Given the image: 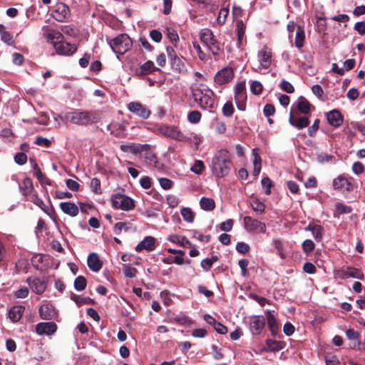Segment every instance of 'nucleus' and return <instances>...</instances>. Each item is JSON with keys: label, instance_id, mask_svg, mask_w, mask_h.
<instances>
[{"label": "nucleus", "instance_id": "38", "mask_svg": "<svg viewBox=\"0 0 365 365\" xmlns=\"http://www.w3.org/2000/svg\"><path fill=\"white\" fill-rule=\"evenodd\" d=\"M200 207L206 211H211L215 207V201L212 198L202 197L200 200Z\"/></svg>", "mask_w": 365, "mask_h": 365}, {"label": "nucleus", "instance_id": "54", "mask_svg": "<svg viewBox=\"0 0 365 365\" xmlns=\"http://www.w3.org/2000/svg\"><path fill=\"white\" fill-rule=\"evenodd\" d=\"M123 273L126 277L133 278L137 273V269L128 265H123Z\"/></svg>", "mask_w": 365, "mask_h": 365}, {"label": "nucleus", "instance_id": "22", "mask_svg": "<svg viewBox=\"0 0 365 365\" xmlns=\"http://www.w3.org/2000/svg\"><path fill=\"white\" fill-rule=\"evenodd\" d=\"M54 48L57 53L66 56L73 54L77 49L75 44H71L63 41H61L59 43H56Z\"/></svg>", "mask_w": 365, "mask_h": 365}, {"label": "nucleus", "instance_id": "12", "mask_svg": "<svg viewBox=\"0 0 365 365\" xmlns=\"http://www.w3.org/2000/svg\"><path fill=\"white\" fill-rule=\"evenodd\" d=\"M128 109L130 112L143 119L148 118L151 113L146 106L138 102L129 103L128 104Z\"/></svg>", "mask_w": 365, "mask_h": 365}, {"label": "nucleus", "instance_id": "63", "mask_svg": "<svg viewBox=\"0 0 365 365\" xmlns=\"http://www.w3.org/2000/svg\"><path fill=\"white\" fill-rule=\"evenodd\" d=\"M249 250L250 246L245 242H238L236 245V250L241 254L247 253L249 251Z\"/></svg>", "mask_w": 365, "mask_h": 365}, {"label": "nucleus", "instance_id": "45", "mask_svg": "<svg viewBox=\"0 0 365 365\" xmlns=\"http://www.w3.org/2000/svg\"><path fill=\"white\" fill-rule=\"evenodd\" d=\"M272 245L274 247V248L276 249L277 255L282 259H284L285 258V255H284V252H283V246H282V241L280 240H279V239H274L272 241Z\"/></svg>", "mask_w": 365, "mask_h": 365}, {"label": "nucleus", "instance_id": "5", "mask_svg": "<svg viewBox=\"0 0 365 365\" xmlns=\"http://www.w3.org/2000/svg\"><path fill=\"white\" fill-rule=\"evenodd\" d=\"M258 64L255 71L261 73L264 69H268L272 63V51L267 46L263 47L257 52Z\"/></svg>", "mask_w": 365, "mask_h": 365}, {"label": "nucleus", "instance_id": "24", "mask_svg": "<svg viewBox=\"0 0 365 365\" xmlns=\"http://www.w3.org/2000/svg\"><path fill=\"white\" fill-rule=\"evenodd\" d=\"M31 201L39 208H41L51 219L55 220V212L51 205L46 206L43 200L36 195L32 196Z\"/></svg>", "mask_w": 365, "mask_h": 365}, {"label": "nucleus", "instance_id": "39", "mask_svg": "<svg viewBox=\"0 0 365 365\" xmlns=\"http://www.w3.org/2000/svg\"><path fill=\"white\" fill-rule=\"evenodd\" d=\"M170 242L178 244L182 247H187L190 245L189 240L185 237H180L177 235H171L168 237Z\"/></svg>", "mask_w": 365, "mask_h": 365}, {"label": "nucleus", "instance_id": "46", "mask_svg": "<svg viewBox=\"0 0 365 365\" xmlns=\"http://www.w3.org/2000/svg\"><path fill=\"white\" fill-rule=\"evenodd\" d=\"M251 92L255 95H259L263 90L262 84L258 81H254L250 85Z\"/></svg>", "mask_w": 365, "mask_h": 365}, {"label": "nucleus", "instance_id": "55", "mask_svg": "<svg viewBox=\"0 0 365 365\" xmlns=\"http://www.w3.org/2000/svg\"><path fill=\"white\" fill-rule=\"evenodd\" d=\"M234 112V108L231 101H227L222 108V113L225 116H231Z\"/></svg>", "mask_w": 365, "mask_h": 365}, {"label": "nucleus", "instance_id": "58", "mask_svg": "<svg viewBox=\"0 0 365 365\" xmlns=\"http://www.w3.org/2000/svg\"><path fill=\"white\" fill-rule=\"evenodd\" d=\"M14 160L18 165H24L27 161V156L24 153H18L14 156Z\"/></svg>", "mask_w": 365, "mask_h": 365}, {"label": "nucleus", "instance_id": "59", "mask_svg": "<svg viewBox=\"0 0 365 365\" xmlns=\"http://www.w3.org/2000/svg\"><path fill=\"white\" fill-rule=\"evenodd\" d=\"M91 188L95 193H101V182L98 178H93L91 180Z\"/></svg>", "mask_w": 365, "mask_h": 365}, {"label": "nucleus", "instance_id": "6", "mask_svg": "<svg viewBox=\"0 0 365 365\" xmlns=\"http://www.w3.org/2000/svg\"><path fill=\"white\" fill-rule=\"evenodd\" d=\"M110 46L112 50L119 54L125 53L132 46V41L127 34H120L114 38L110 42Z\"/></svg>", "mask_w": 365, "mask_h": 365}, {"label": "nucleus", "instance_id": "4", "mask_svg": "<svg viewBox=\"0 0 365 365\" xmlns=\"http://www.w3.org/2000/svg\"><path fill=\"white\" fill-rule=\"evenodd\" d=\"M201 42L213 55H217L220 51V45L215 38L212 31L209 29H203L200 33Z\"/></svg>", "mask_w": 365, "mask_h": 365}, {"label": "nucleus", "instance_id": "56", "mask_svg": "<svg viewBox=\"0 0 365 365\" xmlns=\"http://www.w3.org/2000/svg\"><path fill=\"white\" fill-rule=\"evenodd\" d=\"M159 182L161 187L164 190H170L173 187V181L167 178H160Z\"/></svg>", "mask_w": 365, "mask_h": 365}, {"label": "nucleus", "instance_id": "15", "mask_svg": "<svg viewBox=\"0 0 365 365\" xmlns=\"http://www.w3.org/2000/svg\"><path fill=\"white\" fill-rule=\"evenodd\" d=\"M289 123L296 128L301 130L309 124V118L306 116H298L291 110L289 118Z\"/></svg>", "mask_w": 365, "mask_h": 365}, {"label": "nucleus", "instance_id": "16", "mask_svg": "<svg viewBox=\"0 0 365 365\" xmlns=\"http://www.w3.org/2000/svg\"><path fill=\"white\" fill-rule=\"evenodd\" d=\"M149 145L144 144L140 145L135 143H128L125 144H122L120 146V148L122 151L125 153H129L132 154H139L143 153L144 150H147L149 149Z\"/></svg>", "mask_w": 365, "mask_h": 365}, {"label": "nucleus", "instance_id": "32", "mask_svg": "<svg viewBox=\"0 0 365 365\" xmlns=\"http://www.w3.org/2000/svg\"><path fill=\"white\" fill-rule=\"evenodd\" d=\"M267 321L272 334L275 335L278 331L279 325L275 316L270 312H267Z\"/></svg>", "mask_w": 365, "mask_h": 365}, {"label": "nucleus", "instance_id": "44", "mask_svg": "<svg viewBox=\"0 0 365 365\" xmlns=\"http://www.w3.org/2000/svg\"><path fill=\"white\" fill-rule=\"evenodd\" d=\"M87 281L83 276H78L74 281V287L78 291L83 290L86 287Z\"/></svg>", "mask_w": 365, "mask_h": 365}, {"label": "nucleus", "instance_id": "26", "mask_svg": "<svg viewBox=\"0 0 365 365\" xmlns=\"http://www.w3.org/2000/svg\"><path fill=\"white\" fill-rule=\"evenodd\" d=\"M59 207L61 210L65 214L71 216L76 217L78 214V206L71 202H62L60 203Z\"/></svg>", "mask_w": 365, "mask_h": 365}, {"label": "nucleus", "instance_id": "48", "mask_svg": "<svg viewBox=\"0 0 365 365\" xmlns=\"http://www.w3.org/2000/svg\"><path fill=\"white\" fill-rule=\"evenodd\" d=\"M261 183L262 187L265 189L266 195H269L271 193V188L273 186L272 181L268 177H265L262 178Z\"/></svg>", "mask_w": 365, "mask_h": 365}, {"label": "nucleus", "instance_id": "52", "mask_svg": "<svg viewBox=\"0 0 365 365\" xmlns=\"http://www.w3.org/2000/svg\"><path fill=\"white\" fill-rule=\"evenodd\" d=\"M205 169L203 162L201 160H195L194 165L191 167V171L195 174H201Z\"/></svg>", "mask_w": 365, "mask_h": 365}, {"label": "nucleus", "instance_id": "13", "mask_svg": "<svg viewBox=\"0 0 365 365\" xmlns=\"http://www.w3.org/2000/svg\"><path fill=\"white\" fill-rule=\"evenodd\" d=\"M42 31L47 41L50 42L53 47H55L56 43H59L63 39V36L61 33L50 29L48 26H43Z\"/></svg>", "mask_w": 365, "mask_h": 365}, {"label": "nucleus", "instance_id": "11", "mask_svg": "<svg viewBox=\"0 0 365 365\" xmlns=\"http://www.w3.org/2000/svg\"><path fill=\"white\" fill-rule=\"evenodd\" d=\"M51 16L57 21L64 22L70 16V9L65 4L58 3L55 6Z\"/></svg>", "mask_w": 365, "mask_h": 365}, {"label": "nucleus", "instance_id": "50", "mask_svg": "<svg viewBox=\"0 0 365 365\" xmlns=\"http://www.w3.org/2000/svg\"><path fill=\"white\" fill-rule=\"evenodd\" d=\"M166 34L170 41L173 43H176L179 40V36L177 31L172 28L167 29Z\"/></svg>", "mask_w": 365, "mask_h": 365}, {"label": "nucleus", "instance_id": "8", "mask_svg": "<svg viewBox=\"0 0 365 365\" xmlns=\"http://www.w3.org/2000/svg\"><path fill=\"white\" fill-rule=\"evenodd\" d=\"M244 227L245 230L252 233L259 234L265 233L267 230L266 225L264 222L254 219L250 216H245L243 218Z\"/></svg>", "mask_w": 365, "mask_h": 365}, {"label": "nucleus", "instance_id": "57", "mask_svg": "<svg viewBox=\"0 0 365 365\" xmlns=\"http://www.w3.org/2000/svg\"><path fill=\"white\" fill-rule=\"evenodd\" d=\"M279 86L282 90H283L284 91H285L288 93H292L294 91L293 86L289 82H288L285 80L282 81Z\"/></svg>", "mask_w": 365, "mask_h": 365}, {"label": "nucleus", "instance_id": "2", "mask_svg": "<svg viewBox=\"0 0 365 365\" xmlns=\"http://www.w3.org/2000/svg\"><path fill=\"white\" fill-rule=\"evenodd\" d=\"M231 161L226 150H220L215 153L212 160L211 169L217 178L227 175L230 170Z\"/></svg>", "mask_w": 365, "mask_h": 365}, {"label": "nucleus", "instance_id": "43", "mask_svg": "<svg viewBox=\"0 0 365 365\" xmlns=\"http://www.w3.org/2000/svg\"><path fill=\"white\" fill-rule=\"evenodd\" d=\"M237 33L238 43L241 44L245 33V25L242 20H239L237 22Z\"/></svg>", "mask_w": 365, "mask_h": 365}, {"label": "nucleus", "instance_id": "7", "mask_svg": "<svg viewBox=\"0 0 365 365\" xmlns=\"http://www.w3.org/2000/svg\"><path fill=\"white\" fill-rule=\"evenodd\" d=\"M112 205L115 209L130 211L135 207V202L130 197L123 194H115L111 197Z\"/></svg>", "mask_w": 365, "mask_h": 365}, {"label": "nucleus", "instance_id": "27", "mask_svg": "<svg viewBox=\"0 0 365 365\" xmlns=\"http://www.w3.org/2000/svg\"><path fill=\"white\" fill-rule=\"evenodd\" d=\"M88 266L93 272H98L103 266V262L100 260L96 253L89 254L87 259Z\"/></svg>", "mask_w": 365, "mask_h": 365}, {"label": "nucleus", "instance_id": "61", "mask_svg": "<svg viewBox=\"0 0 365 365\" xmlns=\"http://www.w3.org/2000/svg\"><path fill=\"white\" fill-rule=\"evenodd\" d=\"M167 203L170 207H176L179 204L178 198L173 195H170L166 198Z\"/></svg>", "mask_w": 365, "mask_h": 365}, {"label": "nucleus", "instance_id": "35", "mask_svg": "<svg viewBox=\"0 0 365 365\" xmlns=\"http://www.w3.org/2000/svg\"><path fill=\"white\" fill-rule=\"evenodd\" d=\"M0 35H1V39L6 43V44L11 46L14 44V41L13 39L12 35L8 32L6 29V27L0 24Z\"/></svg>", "mask_w": 365, "mask_h": 365}, {"label": "nucleus", "instance_id": "3", "mask_svg": "<svg viewBox=\"0 0 365 365\" xmlns=\"http://www.w3.org/2000/svg\"><path fill=\"white\" fill-rule=\"evenodd\" d=\"M64 118L68 122L78 125H87L97 121L95 113L81 110H74L66 113Z\"/></svg>", "mask_w": 365, "mask_h": 365}, {"label": "nucleus", "instance_id": "41", "mask_svg": "<svg viewBox=\"0 0 365 365\" xmlns=\"http://www.w3.org/2000/svg\"><path fill=\"white\" fill-rule=\"evenodd\" d=\"M180 214L185 222L191 223L194 221L195 214L190 207L181 209Z\"/></svg>", "mask_w": 365, "mask_h": 365}, {"label": "nucleus", "instance_id": "23", "mask_svg": "<svg viewBox=\"0 0 365 365\" xmlns=\"http://www.w3.org/2000/svg\"><path fill=\"white\" fill-rule=\"evenodd\" d=\"M327 119L328 123L334 126L339 127L343 123V116L337 110H332L327 113Z\"/></svg>", "mask_w": 365, "mask_h": 365}, {"label": "nucleus", "instance_id": "10", "mask_svg": "<svg viewBox=\"0 0 365 365\" xmlns=\"http://www.w3.org/2000/svg\"><path fill=\"white\" fill-rule=\"evenodd\" d=\"M235 100L237 108L240 110H245L247 101L245 82H240L235 86Z\"/></svg>", "mask_w": 365, "mask_h": 365}, {"label": "nucleus", "instance_id": "64", "mask_svg": "<svg viewBox=\"0 0 365 365\" xmlns=\"http://www.w3.org/2000/svg\"><path fill=\"white\" fill-rule=\"evenodd\" d=\"M354 29L360 34H365V21L357 22L354 25Z\"/></svg>", "mask_w": 365, "mask_h": 365}, {"label": "nucleus", "instance_id": "33", "mask_svg": "<svg viewBox=\"0 0 365 365\" xmlns=\"http://www.w3.org/2000/svg\"><path fill=\"white\" fill-rule=\"evenodd\" d=\"M157 70L158 68L155 66L154 63L152 61H147L140 66L139 74L141 76H145Z\"/></svg>", "mask_w": 365, "mask_h": 365}, {"label": "nucleus", "instance_id": "62", "mask_svg": "<svg viewBox=\"0 0 365 365\" xmlns=\"http://www.w3.org/2000/svg\"><path fill=\"white\" fill-rule=\"evenodd\" d=\"M234 221L231 219L227 220L220 224V229L222 231L229 232L233 227Z\"/></svg>", "mask_w": 365, "mask_h": 365}, {"label": "nucleus", "instance_id": "28", "mask_svg": "<svg viewBox=\"0 0 365 365\" xmlns=\"http://www.w3.org/2000/svg\"><path fill=\"white\" fill-rule=\"evenodd\" d=\"M284 348V342L272 339H267L264 350L267 352L278 351Z\"/></svg>", "mask_w": 365, "mask_h": 365}, {"label": "nucleus", "instance_id": "19", "mask_svg": "<svg viewBox=\"0 0 365 365\" xmlns=\"http://www.w3.org/2000/svg\"><path fill=\"white\" fill-rule=\"evenodd\" d=\"M155 249V239L152 236H147L136 245L135 250L137 252H140L143 250L150 252Z\"/></svg>", "mask_w": 365, "mask_h": 365}, {"label": "nucleus", "instance_id": "25", "mask_svg": "<svg viewBox=\"0 0 365 365\" xmlns=\"http://www.w3.org/2000/svg\"><path fill=\"white\" fill-rule=\"evenodd\" d=\"M333 187L334 190L349 191L351 185L346 178L342 175H339L333 180Z\"/></svg>", "mask_w": 365, "mask_h": 365}, {"label": "nucleus", "instance_id": "37", "mask_svg": "<svg viewBox=\"0 0 365 365\" xmlns=\"http://www.w3.org/2000/svg\"><path fill=\"white\" fill-rule=\"evenodd\" d=\"M304 39H305V34H304V28L299 26L297 27V33H296V36H295V42H294L295 46L298 48H301L304 45Z\"/></svg>", "mask_w": 365, "mask_h": 365}, {"label": "nucleus", "instance_id": "21", "mask_svg": "<svg viewBox=\"0 0 365 365\" xmlns=\"http://www.w3.org/2000/svg\"><path fill=\"white\" fill-rule=\"evenodd\" d=\"M265 327V318L262 316H255L250 320V330L253 334L258 335Z\"/></svg>", "mask_w": 365, "mask_h": 365}, {"label": "nucleus", "instance_id": "17", "mask_svg": "<svg viewBox=\"0 0 365 365\" xmlns=\"http://www.w3.org/2000/svg\"><path fill=\"white\" fill-rule=\"evenodd\" d=\"M27 282L31 290L37 294H41L46 289L47 282L44 279L29 278Z\"/></svg>", "mask_w": 365, "mask_h": 365}, {"label": "nucleus", "instance_id": "42", "mask_svg": "<svg viewBox=\"0 0 365 365\" xmlns=\"http://www.w3.org/2000/svg\"><path fill=\"white\" fill-rule=\"evenodd\" d=\"M250 205L255 212L263 213L265 210L264 204L257 198H254L250 202Z\"/></svg>", "mask_w": 365, "mask_h": 365}, {"label": "nucleus", "instance_id": "36", "mask_svg": "<svg viewBox=\"0 0 365 365\" xmlns=\"http://www.w3.org/2000/svg\"><path fill=\"white\" fill-rule=\"evenodd\" d=\"M148 149L144 154V158L146 163L151 168H157L158 166V160L155 153L148 151Z\"/></svg>", "mask_w": 365, "mask_h": 365}, {"label": "nucleus", "instance_id": "18", "mask_svg": "<svg viewBox=\"0 0 365 365\" xmlns=\"http://www.w3.org/2000/svg\"><path fill=\"white\" fill-rule=\"evenodd\" d=\"M56 329L57 326L54 322H41L36 326V331L38 335H51Z\"/></svg>", "mask_w": 365, "mask_h": 365}, {"label": "nucleus", "instance_id": "14", "mask_svg": "<svg viewBox=\"0 0 365 365\" xmlns=\"http://www.w3.org/2000/svg\"><path fill=\"white\" fill-rule=\"evenodd\" d=\"M233 77V70L230 67H225L215 74L214 79L216 83L223 85L232 81Z\"/></svg>", "mask_w": 365, "mask_h": 365}, {"label": "nucleus", "instance_id": "34", "mask_svg": "<svg viewBox=\"0 0 365 365\" xmlns=\"http://www.w3.org/2000/svg\"><path fill=\"white\" fill-rule=\"evenodd\" d=\"M19 189L24 195H29L33 189L32 180L29 178H24L22 182L19 184Z\"/></svg>", "mask_w": 365, "mask_h": 365}, {"label": "nucleus", "instance_id": "49", "mask_svg": "<svg viewBox=\"0 0 365 365\" xmlns=\"http://www.w3.org/2000/svg\"><path fill=\"white\" fill-rule=\"evenodd\" d=\"M323 231V227L319 225H316V226L314 227L312 232L316 241H321L322 238Z\"/></svg>", "mask_w": 365, "mask_h": 365}, {"label": "nucleus", "instance_id": "51", "mask_svg": "<svg viewBox=\"0 0 365 365\" xmlns=\"http://www.w3.org/2000/svg\"><path fill=\"white\" fill-rule=\"evenodd\" d=\"M187 119L190 123H197L201 119V113L197 110L191 111L187 115Z\"/></svg>", "mask_w": 365, "mask_h": 365}, {"label": "nucleus", "instance_id": "20", "mask_svg": "<svg viewBox=\"0 0 365 365\" xmlns=\"http://www.w3.org/2000/svg\"><path fill=\"white\" fill-rule=\"evenodd\" d=\"M339 276L342 279H346L350 277L359 279L364 278L363 273L359 269L351 267H346L339 271Z\"/></svg>", "mask_w": 365, "mask_h": 365}, {"label": "nucleus", "instance_id": "40", "mask_svg": "<svg viewBox=\"0 0 365 365\" xmlns=\"http://www.w3.org/2000/svg\"><path fill=\"white\" fill-rule=\"evenodd\" d=\"M170 63L173 68L180 73H182L186 70L184 62L178 56L173 57V58L170 60Z\"/></svg>", "mask_w": 365, "mask_h": 365}, {"label": "nucleus", "instance_id": "31", "mask_svg": "<svg viewBox=\"0 0 365 365\" xmlns=\"http://www.w3.org/2000/svg\"><path fill=\"white\" fill-rule=\"evenodd\" d=\"M296 106L299 111L304 115L310 112L311 104L304 96H299L298 98Z\"/></svg>", "mask_w": 365, "mask_h": 365}, {"label": "nucleus", "instance_id": "53", "mask_svg": "<svg viewBox=\"0 0 365 365\" xmlns=\"http://www.w3.org/2000/svg\"><path fill=\"white\" fill-rule=\"evenodd\" d=\"M228 14H229L228 9H226V8L221 9L220 10V12H219L217 18V22L220 24H223L226 21Z\"/></svg>", "mask_w": 365, "mask_h": 365}, {"label": "nucleus", "instance_id": "47", "mask_svg": "<svg viewBox=\"0 0 365 365\" xmlns=\"http://www.w3.org/2000/svg\"><path fill=\"white\" fill-rule=\"evenodd\" d=\"M302 247L303 251L305 253L309 254L314 250L315 245L312 240H306L303 242Z\"/></svg>", "mask_w": 365, "mask_h": 365}, {"label": "nucleus", "instance_id": "30", "mask_svg": "<svg viewBox=\"0 0 365 365\" xmlns=\"http://www.w3.org/2000/svg\"><path fill=\"white\" fill-rule=\"evenodd\" d=\"M39 314L43 319H51L56 316V312L51 306L44 304L39 308Z\"/></svg>", "mask_w": 365, "mask_h": 365}, {"label": "nucleus", "instance_id": "29", "mask_svg": "<svg viewBox=\"0 0 365 365\" xmlns=\"http://www.w3.org/2000/svg\"><path fill=\"white\" fill-rule=\"evenodd\" d=\"M25 310L24 306H14L9 310V317L14 323L18 322L22 317L23 313Z\"/></svg>", "mask_w": 365, "mask_h": 365}, {"label": "nucleus", "instance_id": "60", "mask_svg": "<svg viewBox=\"0 0 365 365\" xmlns=\"http://www.w3.org/2000/svg\"><path fill=\"white\" fill-rule=\"evenodd\" d=\"M336 210L340 214H348L351 212V209L350 207L339 202L336 204Z\"/></svg>", "mask_w": 365, "mask_h": 365}, {"label": "nucleus", "instance_id": "9", "mask_svg": "<svg viewBox=\"0 0 365 365\" xmlns=\"http://www.w3.org/2000/svg\"><path fill=\"white\" fill-rule=\"evenodd\" d=\"M160 134L165 137L173 138L178 141H185L187 135L178 130L177 127L170 125H163L158 129Z\"/></svg>", "mask_w": 365, "mask_h": 365}, {"label": "nucleus", "instance_id": "1", "mask_svg": "<svg viewBox=\"0 0 365 365\" xmlns=\"http://www.w3.org/2000/svg\"><path fill=\"white\" fill-rule=\"evenodd\" d=\"M192 94L194 101L200 108L207 109L215 106L213 91L206 85H193L192 87Z\"/></svg>", "mask_w": 365, "mask_h": 365}]
</instances>
